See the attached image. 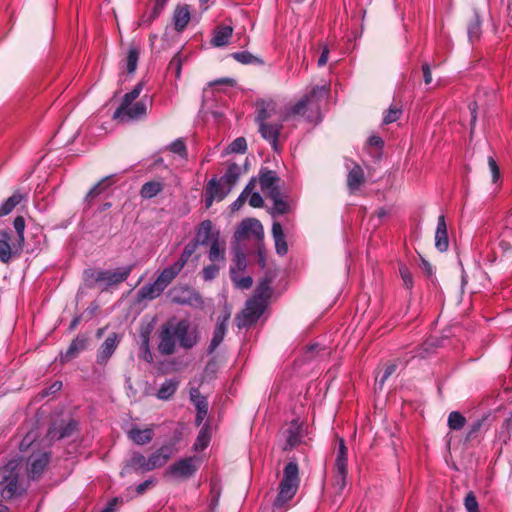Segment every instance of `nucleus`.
Segmentation results:
<instances>
[{"label":"nucleus","instance_id":"nucleus-1","mask_svg":"<svg viewBox=\"0 0 512 512\" xmlns=\"http://www.w3.org/2000/svg\"><path fill=\"white\" fill-rule=\"evenodd\" d=\"M328 92L329 86L327 84L313 87L311 92L293 105L284 116H278L277 121L256 122L259 126V133L271 144L274 151H278V139L283 128V122L290 116L303 115L308 122L318 123L321 121L319 102L328 97Z\"/></svg>","mask_w":512,"mask_h":512},{"label":"nucleus","instance_id":"nucleus-2","mask_svg":"<svg viewBox=\"0 0 512 512\" xmlns=\"http://www.w3.org/2000/svg\"><path fill=\"white\" fill-rule=\"evenodd\" d=\"M158 338V351L163 356L174 354L177 344L185 350H190L200 340L197 327H191L187 319L169 320L162 324L158 332Z\"/></svg>","mask_w":512,"mask_h":512},{"label":"nucleus","instance_id":"nucleus-3","mask_svg":"<svg viewBox=\"0 0 512 512\" xmlns=\"http://www.w3.org/2000/svg\"><path fill=\"white\" fill-rule=\"evenodd\" d=\"M193 240L198 244V246L210 245L208 259L211 262L226 261L225 242L220 241V232L214 229L211 220H204L198 225Z\"/></svg>","mask_w":512,"mask_h":512},{"label":"nucleus","instance_id":"nucleus-4","mask_svg":"<svg viewBox=\"0 0 512 512\" xmlns=\"http://www.w3.org/2000/svg\"><path fill=\"white\" fill-rule=\"evenodd\" d=\"M20 473V462L16 459L0 467V495L4 500L12 499L22 493Z\"/></svg>","mask_w":512,"mask_h":512},{"label":"nucleus","instance_id":"nucleus-5","mask_svg":"<svg viewBox=\"0 0 512 512\" xmlns=\"http://www.w3.org/2000/svg\"><path fill=\"white\" fill-rule=\"evenodd\" d=\"M299 468L295 461H290L286 464L282 480L279 483V492L273 502L275 508L284 506L296 494L299 487Z\"/></svg>","mask_w":512,"mask_h":512},{"label":"nucleus","instance_id":"nucleus-6","mask_svg":"<svg viewBox=\"0 0 512 512\" xmlns=\"http://www.w3.org/2000/svg\"><path fill=\"white\" fill-rule=\"evenodd\" d=\"M348 448L342 437H338L335 459L332 468V484L336 493L341 494L347 485Z\"/></svg>","mask_w":512,"mask_h":512},{"label":"nucleus","instance_id":"nucleus-7","mask_svg":"<svg viewBox=\"0 0 512 512\" xmlns=\"http://www.w3.org/2000/svg\"><path fill=\"white\" fill-rule=\"evenodd\" d=\"M134 269V265H128L118 267L115 270H99L94 271L92 269L85 270L84 274L86 279L93 278L96 283H104L103 291L108 290L111 287L117 286L130 276Z\"/></svg>","mask_w":512,"mask_h":512},{"label":"nucleus","instance_id":"nucleus-8","mask_svg":"<svg viewBox=\"0 0 512 512\" xmlns=\"http://www.w3.org/2000/svg\"><path fill=\"white\" fill-rule=\"evenodd\" d=\"M199 466L200 460L195 456L181 458L166 469L164 476L177 480H186L195 475Z\"/></svg>","mask_w":512,"mask_h":512},{"label":"nucleus","instance_id":"nucleus-9","mask_svg":"<svg viewBox=\"0 0 512 512\" xmlns=\"http://www.w3.org/2000/svg\"><path fill=\"white\" fill-rule=\"evenodd\" d=\"M265 307V302L254 297L249 299L246 302L245 309L235 319L238 328L247 327L257 322L264 313Z\"/></svg>","mask_w":512,"mask_h":512},{"label":"nucleus","instance_id":"nucleus-10","mask_svg":"<svg viewBox=\"0 0 512 512\" xmlns=\"http://www.w3.org/2000/svg\"><path fill=\"white\" fill-rule=\"evenodd\" d=\"M171 301L179 305L202 308L204 301L198 291L190 287H178L170 290Z\"/></svg>","mask_w":512,"mask_h":512},{"label":"nucleus","instance_id":"nucleus-11","mask_svg":"<svg viewBox=\"0 0 512 512\" xmlns=\"http://www.w3.org/2000/svg\"><path fill=\"white\" fill-rule=\"evenodd\" d=\"M12 231L9 229L0 230V261L9 263L13 256L19 255L23 250V245L19 242L11 241Z\"/></svg>","mask_w":512,"mask_h":512},{"label":"nucleus","instance_id":"nucleus-12","mask_svg":"<svg viewBox=\"0 0 512 512\" xmlns=\"http://www.w3.org/2000/svg\"><path fill=\"white\" fill-rule=\"evenodd\" d=\"M258 177L260 188L268 197H271L274 192H281L279 187L280 178L275 171L262 167Z\"/></svg>","mask_w":512,"mask_h":512},{"label":"nucleus","instance_id":"nucleus-13","mask_svg":"<svg viewBox=\"0 0 512 512\" xmlns=\"http://www.w3.org/2000/svg\"><path fill=\"white\" fill-rule=\"evenodd\" d=\"M120 336L117 333H111L101 344L98 349L96 362L97 364L104 366L107 364L108 360L114 354L120 343Z\"/></svg>","mask_w":512,"mask_h":512},{"label":"nucleus","instance_id":"nucleus-14","mask_svg":"<svg viewBox=\"0 0 512 512\" xmlns=\"http://www.w3.org/2000/svg\"><path fill=\"white\" fill-rule=\"evenodd\" d=\"M248 235H253L257 239L263 237V226L261 222L255 218L244 219L238 226L235 237L241 239Z\"/></svg>","mask_w":512,"mask_h":512},{"label":"nucleus","instance_id":"nucleus-15","mask_svg":"<svg viewBox=\"0 0 512 512\" xmlns=\"http://www.w3.org/2000/svg\"><path fill=\"white\" fill-rule=\"evenodd\" d=\"M147 458L138 451L131 452L129 458L125 461L121 471V475L124 476L131 471H140L142 473L149 472L147 465Z\"/></svg>","mask_w":512,"mask_h":512},{"label":"nucleus","instance_id":"nucleus-16","mask_svg":"<svg viewBox=\"0 0 512 512\" xmlns=\"http://www.w3.org/2000/svg\"><path fill=\"white\" fill-rule=\"evenodd\" d=\"M173 454V446L163 445L159 449L155 450L148 458L147 465L149 471L155 470L164 466Z\"/></svg>","mask_w":512,"mask_h":512},{"label":"nucleus","instance_id":"nucleus-17","mask_svg":"<svg viewBox=\"0 0 512 512\" xmlns=\"http://www.w3.org/2000/svg\"><path fill=\"white\" fill-rule=\"evenodd\" d=\"M256 106V116L255 122L261 121H269L274 116H277V105L276 102L272 99L265 100L259 99L255 103Z\"/></svg>","mask_w":512,"mask_h":512},{"label":"nucleus","instance_id":"nucleus-18","mask_svg":"<svg viewBox=\"0 0 512 512\" xmlns=\"http://www.w3.org/2000/svg\"><path fill=\"white\" fill-rule=\"evenodd\" d=\"M147 113L146 103L141 100L136 103H132L130 106H127L124 111L119 116H114V119H119L121 122H129L132 120H138L144 117Z\"/></svg>","mask_w":512,"mask_h":512},{"label":"nucleus","instance_id":"nucleus-19","mask_svg":"<svg viewBox=\"0 0 512 512\" xmlns=\"http://www.w3.org/2000/svg\"><path fill=\"white\" fill-rule=\"evenodd\" d=\"M127 437L134 444L143 446L149 444L153 440L154 430L152 427H146L144 429H141L138 426H132L127 431Z\"/></svg>","mask_w":512,"mask_h":512},{"label":"nucleus","instance_id":"nucleus-20","mask_svg":"<svg viewBox=\"0 0 512 512\" xmlns=\"http://www.w3.org/2000/svg\"><path fill=\"white\" fill-rule=\"evenodd\" d=\"M49 463V454L46 452L33 454L29 457V474L32 479H36L42 475Z\"/></svg>","mask_w":512,"mask_h":512},{"label":"nucleus","instance_id":"nucleus-21","mask_svg":"<svg viewBox=\"0 0 512 512\" xmlns=\"http://www.w3.org/2000/svg\"><path fill=\"white\" fill-rule=\"evenodd\" d=\"M88 339L83 335H78L75 339L72 340L69 347L64 353L60 355L61 363H66L71 359L78 356V354L84 351L87 347Z\"/></svg>","mask_w":512,"mask_h":512},{"label":"nucleus","instance_id":"nucleus-22","mask_svg":"<svg viewBox=\"0 0 512 512\" xmlns=\"http://www.w3.org/2000/svg\"><path fill=\"white\" fill-rule=\"evenodd\" d=\"M283 436L285 437V443L283 445V450H291L295 446H297L301 441V427L297 421H292L288 428L283 432Z\"/></svg>","mask_w":512,"mask_h":512},{"label":"nucleus","instance_id":"nucleus-23","mask_svg":"<svg viewBox=\"0 0 512 512\" xmlns=\"http://www.w3.org/2000/svg\"><path fill=\"white\" fill-rule=\"evenodd\" d=\"M190 398L197 410L195 422L199 426L208 414V402L196 389L191 391Z\"/></svg>","mask_w":512,"mask_h":512},{"label":"nucleus","instance_id":"nucleus-24","mask_svg":"<svg viewBox=\"0 0 512 512\" xmlns=\"http://www.w3.org/2000/svg\"><path fill=\"white\" fill-rule=\"evenodd\" d=\"M449 241L447 235V225L445 217L440 215L438 217L437 228L435 232V247L440 251L444 252L448 249Z\"/></svg>","mask_w":512,"mask_h":512},{"label":"nucleus","instance_id":"nucleus-25","mask_svg":"<svg viewBox=\"0 0 512 512\" xmlns=\"http://www.w3.org/2000/svg\"><path fill=\"white\" fill-rule=\"evenodd\" d=\"M272 236L274 239L276 253L284 256L288 252V245L285 239L281 223L275 221L272 224Z\"/></svg>","mask_w":512,"mask_h":512},{"label":"nucleus","instance_id":"nucleus-26","mask_svg":"<svg viewBox=\"0 0 512 512\" xmlns=\"http://www.w3.org/2000/svg\"><path fill=\"white\" fill-rule=\"evenodd\" d=\"M166 288L156 279L152 283L142 286L138 291L139 300H153L159 297Z\"/></svg>","mask_w":512,"mask_h":512},{"label":"nucleus","instance_id":"nucleus-27","mask_svg":"<svg viewBox=\"0 0 512 512\" xmlns=\"http://www.w3.org/2000/svg\"><path fill=\"white\" fill-rule=\"evenodd\" d=\"M77 423L73 420L65 425L53 426L48 430L50 440H61L70 437L76 430Z\"/></svg>","mask_w":512,"mask_h":512},{"label":"nucleus","instance_id":"nucleus-28","mask_svg":"<svg viewBox=\"0 0 512 512\" xmlns=\"http://www.w3.org/2000/svg\"><path fill=\"white\" fill-rule=\"evenodd\" d=\"M182 269L183 267L177 262H175L172 265L163 269L156 279L165 288H167L169 284L172 283V281L179 275Z\"/></svg>","mask_w":512,"mask_h":512},{"label":"nucleus","instance_id":"nucleus-29","mask_svg":"<svg viewBox=\"0 0 512 512\" xmlns=\"http://www.w3.org/2000/svg\"><path fill=\"white\" fill-rule=\"evenodd\" d=\"M182 269L183 267L177 262H175L172 265L163 269L156 279L165 288H167L169 284L172 283V281L179 275Z\"/></svg>","mask_w":512,"mask_h":512},{"label":"nucleus","instance_id":"nucleus-30","mask_svg":"<svg viewBox=\"0 0 512 512\" xmlns=\"http://www.w3.org/2000/svg\"><path fill=\"white\" fill-rule=\"evenodd\" d=\"M228 317H224L222 320L219 319L214 331L213 337L208 347V353H213L214 350L221 344L226 333V322Z\"/></svg>","mask_w":512,"mask_h":512},{"label":"nucleus","instance_id":"nucleus-31","mask_svg":"<svg viewBox=\"0 0 512 512\" xmlns=\"http://www.w3.org/2000/svg\"><path fill=\"white\" fill-rule=\"evenodd\" d=\"M233 33V29L231 26H220L217 27L214 31L213 38L211 39V44L214 47H222L228 44L229 39L231 38Z\"/></svg>","mask_w":512,"mask_h":512},{"label":"nucleus","instance_id":"nucleus-32","mask_svg":"<svg viewBox=\"0 0 512 512\" xmlns=\"http://www.w3.org/2000/svg\"><path fill=\"white\" fill-rule=\"evenodd\" d=\"M269 198L273 201V207L271 209V215L273 217L287 214L291 211L289 202L281 197V192H274Z\"/></svg>","mask_w":512,"mask_h":512},{"label":"nucleus","instance_id":"nucleus-33","mask_svg":"<svg viewBox=\"0 0 512 512\" xmlns=\"http://www.w3.org/2000/svg\"><path fill=\"white\" fill-rule=\"evenodd\" d=\"M144 83L139 82L130 92L126 93L120 106L115 110L114 116H119L127 106H130L135 99H137L143 90Z\"/></svg>","mask_w":512,"mask_h":512},{"label":"nucleus","instance_id":"nucleus-34","mask_svg":"<svg viewBox=\"0 0 512 512\" xmlns=\"http://www.w3.org/2000/svg\"><path fill=\"white\" fill-rule=\"evenodd\" d=\"M190 20V12L187 6H178L173 15V22L177 31H182Z\"/></svg>","mask_w":512,"mask_h":512},{"label":"nucleus","instance_id":"nucleus-35","mask_svg":"<svg viewBox=\"0 0 512 512\" xmlns=\"http://www.w3.org/2000/svg\"><path fill=\"white\" fill-rule=\"evenodd\" d=\"M25 197L26 195L19 191L14 192L12 196L1 204L0 217L10 214L14 208L25 199Z\"/></svg>","mask_w":512,"mask_h":512},{"label":"nucleus","instance_id":"nucleus-36","mask_svg":"<svg viewBox=\"0 0 512 512\" xmlns=\"http://www.w3.org/2000/svg\"><path fill=\"white\" fill-rule=\"evenodd\" d=\"M384 147V141L383 139L376 135L372 134L369 136V138L366 141V144L364 146L365 150L373 157V158H379L381 151Z\"/></svg>","mask_w":512,"mask_h":512},{"label":"nucleus","instance_id":"nucleus-37","mask_svg":"<svg viewBox=\"0 0 512 512\" xmlns=\"http://www.w3.org/2000/svg\"><path fill=\"white\" fill-rule=\"evenodd\" d=\"M247 266L246 255L241 250L235 251L233 264L230 267V276L232 281H236V275L243 272Z\"/></svg>","mask_w":512,"mask_h":512},{"label":"nucleus","instance_id":"nucleus-38","mask_svg":"<svg viewBox=\"0 0 512 512\" xmlns=\"http://www.w3.org/2000/svg\"><path fill=\"white\" fill-rule=\"evenodd\" d=\"M115 175H109L102 178L97 184H95L87 193L85 200L91 201L93 198L100 195L104 190H106L110 185L114 183Z\"/></svg>","mask_w":512,"mask_h":512},{"label":"nucleus","instance_id":"nucleus-39","mask_svg":"<svg viewBox=\"0 0 512 512\" xmlns=\"http://www.w3.org/2000/svg\"><path fill=\"white\" fill-rule=\"evenodd\" d=\"M271 282L272 277L269 275H265V277H263L259 281L253 297L265 302L271 295Z\"/></svg>","mask_w":512,"mask_h":512},{"label":"nucleus","instance_id":"nucleus-40","mask_svg":"<svg viewBox=\"0 0 512 512\" xmlns=\"http://www.w3.org/2000/svg\"><path fill=\"white\" fill-rule=\"evenodd\" d=\"M168 0H156L153 9L143 15L140 19V25L149 26L161 14Z\"/></svg>","mask_w":512,"mask_h":512},{"label":"nucleus","instance_id":"nucleus-41","mask_svg":"<svg viewBox=\"0 0 512 512\" xmlns=\"http://www.w3.org/2000/svg\"><path fill=\"white\" fill-rule=\"evenodd\" d=\"M163 190V184L158 181H149L142 185L140 196L144 199H151Z\"/></svg>","mask_w":512,"mask_h":512},{"label":"nucleus","instance_id":"nucleus-42","mask_svg":"<svg viewBox=\"0 0 512 512\" xmlns=\"http://www.w3.org/2000/svg\"><path fill=\"white\" fill-rule=\"evenodd\" d=\"M240 174L241 169L239 165L236 163H232L227 167L225 174L221 178V181L225 182L230 189L233 185L237 183Z\"/></svg>","mask_w":512,"mask_h":512},{"label":"nucleus","instance_id":"nucleus-43","mask_svg":"<svg viewBox=\"0 0 512 512\" xmlns=\"http://www.w3.org/2000/svg\"><path fill=\"white\" fill-rule=\"evenodd\" d=\"M178 381L175 379L166 380L157 392V397L161 400H168L177 390Z\"/></svg>","mask_w":512,"mask_h":512},{"label":"nucleus","instance_id":"nucleus-44","mask_svg":"<svg viewBox=\"0 0 512 512\" xmlns=\"http://www.w3.org/2000/svg\"><path fill=\"white\" fill-rule=\"evenodd\" d=\"M224 265H225V261L224 262H211V264L205 266L201 272L204 281L209 282V281L214 280L217 277V275L219 274L220 268L223 267Z\"/></svg>","mask_w":512,"mask_h":512},{"label":"nucleus","instance_id":"nucleus-45","mask_svg":"<svg viewBox=\"0 0 512 512\" xmlns=\"http://www.w3.org/2000/svg\"><path fill=\"white\" fill-rule=\"evenodd\" d=\"M140 51L136 46H130L126 57V70L132 74L137 68Z\"/></svg>","mask_w":512,"mask_h":512},{"label":"nucleus","instance_id":"nucleus-46","mask_svg":"<svg viewBox=\"0 0 512 512\" xmlns=\"http://www.w3.org/2000/svg\"><path fill=\"white\" fill-rule=\"evenodd\" d=\"M231 57L241 64H263L261 59L248 51L232 53Z\"/></svg>","mask_w":512,"mask_h":512},{"label":"nucleus","instance_id":"nucleus-47","mask_svg":"<svg viewBox=\"0 0 512 512\" xmlns=\"http://www.w3.org/2000/svg\"><path fill=\"white\" fill-rule=\"evenodd\" d=\"M197 248L198 244L194 240H191L189 243L185 245L179 259L176 262L184 268V266L189 261L190 257L195 253Z\"/></svg>","mask_w":512,"mask_h":512},{"label":"nucleus","instance_id":"nucleus-48","mask_svg":"<svg viewBox=\"0 0 512 512\" xmlns=\"http://www.w3.org/2000/svg\"><path fill=\"white\" fill-rule=\"evenodd\" d=\"M206 194H211L217 197L218 200H222L227 192L223 191L220 186V181L216 178H212L206 186Z\"/></svg>","mask_w":512,"mask_h":512},{"label":"nucleus","instance_id":"nucleus-49","mask_svg":"<svg viewBox=\"0 0 512 512\" xmlns=\"http://www.w3.org/2000/svg\"><path fill=\"white\" fill-rule=\"evenodd\" d=\"M168 149L174 153L180 156L183 159L187 158V147L185 144V141L182 138H178L172 143L169 144Z\"/></svg>","mask_w":512,"mask_h":512},{"label":"nucleus","instance_id":"nucleus-50","mask_svg":"<svg viewBox=\"0 0 512 512\" xmlns=\"http://www.w3.org/2000/svg\"><path fill=\"white\" fill-rule=\"evenodd\" d=\"M466 419L459 412L453 411L448 417V426L450 429L459 430L464 427Z\"/></svg>","mask_w":512,"mask_h":512},{"label":"nucleus","instance_id":"nucleus-51","mask_svg":"<svg viewBox=\"0 0 512 512\" xmlns=\"http://www.w3.org/2000/svg\"><path fill=\"white\" fill-rule=\"evenodd\" d=\"M13 226L16 231V241L24 246V230H25V219L22 216H17L13 221Z\"/></svg>","mask_w":512,"mask_h":512},{"label":"nucleus","instance_id":"nucleus-52","mask_svg":"<svg viewBox=\"0 0 512 512\" xmlns=\"http://www.w3.org/2000/svg\"><path fill=\"white\" fill-rule=\"evenodd\" d=\"M481 33V21L478 15H475L473 20L468 25V37L470 41H474L479 38Z\"/></svg>","mask_w":512,"mask_h":512},{"label":"nucleus","instance_id":"nucleus-53","mask_svg":"<svg viewBox=\"0 0 512 512\" xmlns=\"http://www.w3.org/2000/svg\"><path fill=\"white\" fill-rule=\"evenodd\" d=\"M210 437L205 427H203L197 437L196 442L194 443L195 450H203L209 444Z\"/></svg>","mask_w":512,"mask_h":512},{"label":"nucleus","instance_id":"nucleus-54","mask_svg":"<svg viewBox=\"0 0 512 512\" xmlns=\"http://www.w3.org/2000/svg\"><path fill=\"white\" fill-rule=\"evenodd\" d=\"M464 506L467 512H480L478 501L473 492H469L464 499Z\"/></svg>","mask_w":512,"mask_h":512},{"label":"nucleus","instance_id":"nucleus-55","mask_svg":"<svg viewBox=\"0 0 512 512\" xmlns=\"http://www.w3.org/2000/svg\"><path fill=\"white\" fill-rule=\"evenodd\" d=\"M402 114V110L396 106H391L384 116V124H391L397 121Z\"/></svg>","mask_w":512,"mask_h":512},{"label":"nucleus","instance_id":"nucleus-56","mask_svg":"<svg viewBox=\"0 0 512 512\" xmlns=\"http://www.w3.org/2000/svg\"><path fill=\"white\" fill-rule=\"evenodd\" d=\"M366 183V176L363 169L354 165V192Z\"/></svg>","mask_w":512,"mask_h":512},{"label":"nucleus","instance_id":"nucleus-57","mask_svg":"<svg viewBox=\"0 0 512 512\" xmlns=\"http://www.w3.org/2000/svg\"><path fill=\"white\" fill-rule=\"evenodd\" d=\"M233 153H245L247 150V142L244 137L236 138L229 146Z\"/></svg>","mask_w":512,"mask_h":512},{"label":"nucleus","instance_id":"nucleus-58","mask_svg":"<svg viewBox=\"0 0 512 512\" xmlns=\"http://www.w3.org/2000/svg\"><path fill=\"white\" fill-rule=\"evenodd\" d=\"M399 272L403 281V284L406 288L411 289L413 285L412 274L409 269L405 265H401L399 268Z\"/></svg>","mask_w":512,"mask_h":512},{"label":"nucleus","instance_id":"nucleus-59","mask_svg":"<svg viewBox=\"0 0 512 512\" xmlns=\"http://www.w3.org/2000/svg\"><path fill=\"white\" fill-rule=\"evenodd\" d=\"M395 370H396L395 364H390L385 367L381 377L377 378V385L379 386V388H382L385 381L395 372Z\"/></svg>","mask_w":512,"mask_h":512},{"label":"nucleus","instance_id":"nucleus-60","mask_svg":"<svg viewBox=\"0 0 512 512\" xmlns=\"http://www.w3.org/2000/svg\"><path fill=\"white\" fill-rule=\"evenodd\" d=\"M181 68H182V59L181 57L177 54L175 55L170 63H169V69L170 70H173L175 71V76L176 78H179L180 75H181Z\"/></svg>","mask_w":512,"mask_h":512},{"label":"nucleus","instance_id":"nucleus-61","mask_svg":"<svg viewBox=\"0 0 512 512\" xmlns=\"http://www.w3.org/2000/svg\"><path fill=\"white\" fill-rule=\"evenodd\" d=\"M233 282L235 283L237 288L249 289L253 284V279L250 276L238 278V275H236V281Z\"/></svg>","mask_w":512,"mask_h":512},{"label":"nucleus","instance_id":"nucleus-62","mask_svg":"<svg viewBox=\"0 0 512 512\" xmlns=\"http://www.w3.org/2000/svg\"><path fill=\"white\" fill-rule=\"evenodd\" d=\"M488 166L492 174L493 182H496L500 177L499 167L493 157H488Z\"/></svg>","mask_w":512,"mask_h":512},{"label":"nucleus","instance_id":"nucleus-63","mask_svg":"<svg viewBox=\"0 0 512 512\" xmlns=\"http://www.w3.org/2000/svg\"><path fill=\"white\" fill-rule=\"evenodd\" d=\"M249 196H250V198H249L250 206H252L254 208H260L263 206L264 200L258 192H253Z\"/></svg>","mask_w":512,"mask_h":512},{"label":"nucleus","instance_id":"nucleus-64","mask_svg":"<svg viewBox=\"0 0 512 512\" xmlns=\"http://www.w3.org/2000/svg\"><path fill=\"white\" fill-rule=\"evenodd\" d=\"M247 195L244 193H241L238 198L232 203L231 208L233 211H236L242 207V205L245 203L247 199Z\"/></svg>","mask_w":512,"mask_h":512}]
</instances>
